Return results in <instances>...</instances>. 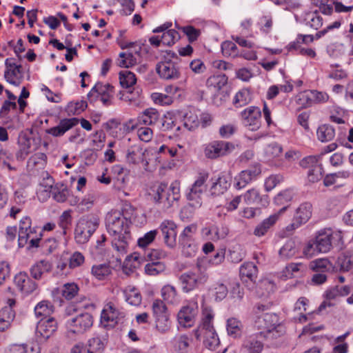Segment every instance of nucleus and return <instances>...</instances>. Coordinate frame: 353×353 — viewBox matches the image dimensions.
<instances>
[{
  "instance_id": "obj_1",
  "label": "nucleus",
  "mask_w": 353,
  "mask_h": 353,
  "mask_svg": "<svg viewBox=\"0 0 353 353\" xmlns=\"http://www.w3.org/2000/svg\"><path fill=\"white\" fill-rule=\"evenodd\" d=\"M130 218L127 217L123 212L112 210L105 216V227L108 232L114 236L112 247L120 255L128 252L129 242L131 239L130 233Z\"/></svg>"
},
{
  "instance_id": "obj_2",
  "label": "nucleus",
  "mask_w": 353,
  "mask_h": 353,
  "mask_svg": "<svg viewBox=\"0 0 353 353\" xmlns=\"http://www.w3.org/2000/svg\"><path fill=\"white\" fill-rule=\"evenodd\" d=\"M152 192L154 202L161 204L164 210H168L177 203L181 198L180 183L174 181L170 186L161 183L152 188Z\"/></svg>"
},
{
  "instance_id": "obj_3",
  "label": "nucleus",
  "mask_w": 353,
  "mask_h": 353,
  "mask_svg": "<svg viewBox=\"0 0 353 353\" xmlns=\"http://www.w3.org/2000/svg\"><path fill=\"white\" fill-rule=\"evenodd\" d=\"M99 217L94 214L81 216L77 221L74 229V240L77 244L88 243L99 226Z\"/></svg>"
},
{
  "instance_id": "obj_4",
  "label": "nucleus",
  "mask_w": 353,
  "mask_h": 353,
  "mask_svg": "<svg viewBox=\"0 0 353 353\" xmlns=\"http://www.w3.org/2000/svg\"><path fill=\"white\" fill-rule=\"evenodd\" d=\"M159 118L158 111L154 108H148L144 110L138 117L130 119L125 122L124 130L127 132L137 130V132H152L153 129L147 127L156 123Z\"/></svg>"
},
{
  "instance_id": "obj_5",
  "label": "nucleus",
  "mask_w": 353,
  "mask_h": 353,
  "mask_svg": "<svg viewBox=\"0 0 353 353\" xmlns=\"http://www.w3.org/2000/svg\"><path fill=\"white\" fill-rule=\"evenodd\" d=\"M208 178L207 173H200L194 183L187 190L185 196L189 201L190 208L197 209L201 206V196L205 189V182Z\"/></svg>"
},
{
  "instance_id": "obj_6",
  "label": "nucleus",
  "mask_w": 353,
  "mask_h": 353,
  "mask_svg": "<svg viewBox=\"0 0 353 353\" xmlns=\"http://www.w3.org/2000/svg\"><path fill=\"white\" fill-rule=\"evenodd\" d=\"M168 57L158 63L156 65V72L159 77L166 81H175L180 78L181 72L176 62L170 59L176 54L174 52L167 53Z\"/></svg>"
},
{
  "instance_id": "obj_7",
  "label": "nucleus",
  "mask_w": 353,
  "mask_h": 353,
  "mask_svg": "<svg viewBox=\"0 0 353 353\" xmlns=\"http://www.w3.org/2000/svg\"><path fill=\"white\" fill-rule=\"evenodd\" d=\"M93 325V317L88 312L81 313L72 316L65 322V327L69 332L81 334L90 329Z\"/></svg>"
},
{
  "instance_id": "obj_8",
  "label": "nucleus",
  "mask_w": 353,
  "mask_h": 353,
  "mask_svg": "<svg viewBox=\"0 0 353 353\" xmlns=\"http://www.w3.org/2000/svg\"><path fill=\"white\" fill-rule=\"evenodd\" d=\"M261 174V165L255 162L248 169L242 170L234 179V188L238 190L245 188L252 181H256Z\"/></svg>"
},
{
  "instance_id": "obj_9",
  "label": "nucleus",
  "mask_w": 353,
  "mask_h": 353,
  "mask_svg": "<svg viewBox=\"0 0 353 353\" xmlns=\"http://www.w3.org/2000/svg\"><path fill=\"white\" fill-rule=\"evenodd\" d=\"M34 134H19L18 145L19 150L16 153L15 159L17 161H23L28 154L37 150L39 143L40 139L36 138Z\"/></svg>"
},
{
  "instance_id": "obj_10",
  "label": "nucleus",
  "mask_w": 353,
  "mask_h": 353,
  "mask_svg": "<svg viewBox=\"0 0 353 353\" xmlns=\"http://www.w3.org/2000/svg\"><path fill=\"white\" fill-rule=\"evenodd\" d=\"M198 313L199 306L197 301L194 299L190 300L178 312V322L181 326L190 327L194 324Z\"/></svg>"
},
{
  "instance_id": "obj_11",
  "label": "nucleus",
  "mask_w": 353,
  "mask_h": 353,
  "mask_svg": "<svg viewBox=\"0 0 353 353\" xmlns=\"http://www.w3.org/2000/svg\"><path fill=\"white\" fill-rule=\"evenodd\" d=\"M312 214V205L309 202L301 203L296 209L295 215L292 221L289 224L286 229L288 231H292L305 224L311 218Z\"/></svg>"
},
{
  "instance_id": "obj_12",
  "label": "nucleus",
  "mask_w": 353,
  "mask_h": 353,
  "mask_svg": "<svg viewBox=\"0 0 353 353\" xmlns=\"http://www.w3.org/2000/svg\"><path fill=\"white\" fill-rule=\"evenodd\" d=\"M302 167L308 168L307 178L309 181L315 183L320 181L323 174V168L319 163L318 157L315 156H309L305 157L301 161Z\"/></svg>"
},
{
  "instance_id": "obj_13",
  "label": "nucleus",
  "mask_w": 353,
  "mask_h": 353,
  "mask_svg": "<svg viewBox=\"0 0 353 353\" xmlns=\"http://www.w3.org/2000/svg\"><path fill=\"white\" fill-rule=\"evenodd\" d=\"M158 232L161 233L163 243L169 248L176 245V225L170 220H164L158 228Z\"/></svg>"
},
{
  "instance_id": "obj_14",
  "label": "nucleus",
  "mask_w": 353,
  "mask_h": 353,
  "mask_svg": "<svg viewBox=\"0 0 353 353\" xmlns=\"http://www.w3.org/2000/svg\"><path fill=\"white\" fill-rule=\"evenodd\" d=\"M38 228L33 227L32 230L19 234L18 245L19 248L27 246L28 250H32L40 247L42 233L37 232Z\"/></svg>"
},
{
  "instance_id": "obj_15",
  "label": "nucleus",
  "mask_w": 353,
  "mask_h": 353,
  "mask_svg": "<svg viewBox=\"0 0 353 353\" xmlns=\"http://www.w3.org/2000/svg\"><path fill=\"white\" fill-rule=\"evenodd\" d=\"M114 94V87L110 84L97 83L88 94L90 101L99 99L105 105L110 104V98Z\"/></svg>"
},
{
  "instance_id": "obj_16",
  "label": "nucleus",
  "mask_w": 353,
  "mask_h": 353,
  "mask_svg": "<svg viewBox=\"0 0 353 353\" xmlns=\"http://www.w3.org/2000/svg\"><path fill=\"white\" fill-rule=\"evenodd\" d=\"M334 232L330 228H323L316 233L314 239L316 243V248L320 253H327L332 248V239Z\"/></svg>"
},
{
  "instance_id": "obj_17",
  "label": "nucleus",
  "mask_w": 353,
  "mask_h": 353,
  "mask_svg": "<svg viewBox=\"0 0 353 353\" xmlns=\"http://www.w3.org/2000/svg\"><path fill=\"white\" fill-rule=\"evenodd\" d=\"M261 112L256 106H250L241 112L244 125L249 127L250 131L257 130L261 124Z\"/></svg>"
},
{
  "instance_id": "obj_18",
  "label": "nucleus",
  "mask_w": 353,
  "mask_h": 353,
  "mask_svg": "<svg viewBox=\"0 0 353 353\" xmlns=\"http://www.w3.org/2000/svg\"><path fill=\"white\" fill-rule=\"evenodd\" d=\"M57 322L53 317L41 318L36 328L37 337L42 341L49 339L57 330Z\"/></svg>"
},
{
  "instance_id": "obj_19",
  "label": "nucleus",
  "mask_w": 353,
  "mask_h": 353,
  "mask_svg": "<svg viewBox=\"0 0 353 353\" xmlns=\"http://www.w3.org/2000/svg\"><path fill=\"white\" fill-rule=\"evenodd\" d=\"M258 268L253 262H245L239 268V276L243 283L250 289L254 287Z\"/></svg>"
},
{
  "instance_id": "obj_20",
  "label": "nucleus",
  "mask_w": 353,
  "mask_h": 353,
  "mask_svg": "<svg viewBox=\"0 0 353 353\" xmlns=\"http://www.w3.org/2000/svg\"><path fill=\"white\" fill-rule=\"evenodd\" d=\"M283 148L276 142L271 143L264 148V158L270 164L276 167H281L283 162L280 159Z\"/></svg>"
},
{
  "instance_id": "obj_21",
  "label": "nucleus",
  "mask_w": 353,
  "mask_h": 353,
  "mask_svg": "<svg viewBox=\"0 0 353 353\" xmlns=\"http://www.w3.org/2000/svg\"><path fill=\"white\" fill-rule=\"evenodd\" d=\"M234 150V145L226 141H215L205 149V154L208 158L214 159L223 156Z\"/></svg>"
},
{
  "instance_id": "obj_22",
  "label": "nucleus",
  "mask_w": 353,
  "mask_h": 353,
  "mask_svg": "<svg viewBox=\"0 0 353 353\" xmlns=\"http://www.w3.org/2000/svg\"><path fill=\"white\" fill-rule=\"evenodd\" d=\"M242 196L247 205H256L259 208H265L270 203L268 195L261 194L259 190L256 188L247 190Z\"/></svg>"
},
{
  "instance_id": "obj_23",
  "label": "nucleus",
  "mask_w": 353,
  "mask_h": 353,
  "mask_svg": "<svg viewBox=\"0 0 353 353\" xmlns=\"http://www.w3.org/2000/svg\"><path fill=\"white\" fill-rule=\"evenodd\" d=\"M287 210V206L282 207L278 212L271 214L259 223L254 230V234L256 236H264L268 231L276 223L280 216Z\"/></svg>"
},
{
  "instance_id": "obj_24",
  "label": "nucleus",
  "mask_w": 353,
  "mask_h": 353,
  "mask_svg": "<svg viewBox=\"0 0 353 353\" xmlns=\"http://www.w3.org/2000/svg\"><path fill=\"white\" fill-rule=\"evenodd\" d=\"M47 163V157L43 152L35 153L32 155L27 161L26 169L30 175L39 174L43 170Z\"/></svg>"
},
{
  "instance_id": "obj_25",
  "label": "nucleus",
  "mask_w": 353,
  "mask_h": 353,
  "mask_svg": "<svg viewBox=\"0 0 353 353\" xmlns=\"http://www.w3.org/2000/svg\"><path fill=\"white\" fill-rule=\"evenodd\" d=\"M172 26L171 22H166L163 25L154 28L153 32H162L161 37L162 43L166 46H172L180 38V35L177 31L173 29H169Z\"/></svg>"
},
{
  "instance_id": "obj_26",
  "label": "nucleus",
  "mask_w": 353,
  "mask_h": 353,
  "mask_svg": "<svg viewBox=\"0 0 353 353\" xmlns=\"http://www.w3.org/2000/svg\"><path fill=\"white\" fill-rule=\"evenodd\" d=\"M212 180L211 193L213 195L218 196L223 194L230 188L232 177L229 174L221 173L217 177H214Z\"/></svg>"
},
{
  "instance_id": "obj_27",
  "label": "nucleus",
  "mask_w": 353,
  "mask_h": 353,
  "mask_svg": "<svg viewBox=\"0 0 353 353\" xmlns=\"http://www.w3.org/2000/svg\"><path fill=\"white\" fill-rule=\"evenodd\" d=\"M14 282L18 289L24 294H28L34 292L38 287L26 272H19L14 278Z\"/></svg>"
},
{
  "instance_id": "obj_28",
  "label": "nucleus",
  "mask_w": 353,
  "mask_h": 353,
  "mask_svg": "<svg viewBox=\"0 0 353 353\" xmlns=\"http://www.w3.org/2000/svg\"><path fill=\"white\" fill-rule=\"evenodd\" d=\"M52 264L48 260L41 259L35 262L30 268V276L35 280H41L46 274L52 271Z\"/></svg>"
},
{
  "instance_id": "obj_29",
  "label": "nucleus",
  "mask_w": 353,
  "mask_h": 353,
  "mask_svg": "<svg viewBox=\"0 0 353 353\" xmlns=\"http://www.w3.org/2000/svg\"><path fill=\"white\" fill-rule=\"evenodd\" d=\"M214 316V314L212 309L208 307H205L203 309L201 323L199 328L194 331L195 336L197 339H199L201 333L207 331L214 330L212 323Z\"/></svg>"
},
{
  "instance_id": "obj_30",
  "label": "nucleus",
  "mask_w": 353,
  "mask_h": 353,
  "mask_svg": "<svg viewBox=\"0 0 353 353\" xmlns=\"http://www.w3.org/2000/svg\"><path fill=\"white\" fill-rule=\"evenodd\" d=\"M256 324L259 328L270 331L278 325V316L273 313H265L257 317Z\"/></svg>"
},
{
  "instance_id": "obj_31",
  "label": "nucleus",
  "mask_w": 353,
  "mask_h": 353,
  "mask_svg": "<svg viewBox=\"0 0 353 353\" xmlns=\"http://www.w3.org/2000/svg\"><path fill=\"white\" fill-rule=\"evenodd\" d=\"M228 228L222 227L220 229L216 225H211L202 230V235L208 240L218 241L223 239L228 234Z\"/></svg>"
},
{
  "instance_id": "obj_32",
  "label": "nucleus",
  "mask_w": 353,
  "mask_h": 353,
  "mask_svg": "<svg viewBox=\"0 0 353 353\" xmlns=\"http://www.w3.org/2000/svg\"><path fill=\"white\" fill-rule=\"evenodd\" d=\"M188 271L196 281L199 288L204 285L208 282L209 274L206 268L201 263H197L194 268Z\"/></svg>"
},
{
  "instance_id": "obj_33",
  "label": "nucleus",
  "mask_w": 353,
  "mask_h": 353,
  "mask_svg": "<svg viewBox=\"0 0 353 353\" xmlns=\"http://www.w3.org/2000/svg\"><path fill=\"white\" fill-rule=\"evenodd\" d=\"M161 125L163 131L182 130V121H178L174 114L167 112L161 119Z\"/></svg>"
},
{
  "instance_id": "obj_34",
  "label": "nucleus",
  "mask_w": 353,
  "mask_h": 353,
  "mask_svg": "<svg viewBox=\"0 0 353 353\" xmlns=\"http://www.w3.org/2000/svg\"><path fill=\"white\" fill-rule=\"evenodd\" d=\"M263 348L262 342L257 339L256 335L248 336L243 343V351L245 353H261Z\"/></svg>"
},
{
  "instance_id": "obj_35",
  "label": "nucleus",
  "mask_w": 353,
  "mask_h": 353,
  "mask_svg": "<svg viewBox=\"0 0 353 353\" xmlns=\"http://www.w3.org/2000/svg\"><path fill=\"white\" fill-rule=\"evenodd\" d=\"M190 341L185 334L176 336L172 341L174 351L176 353H188Z\"/></svg>"
},
{
  "instance_id": "obj_36",
  "label": "nucleus",
  "mask_w": 353,
  "mask_h": 353,
  "mask_svg": "<svg viewBox=\"0 0 353 353\" xmlns=\"http://www.w3.org/2000/svg\"><path fill=\"white\" fill-rule=\"evenodd\" d=\"M125 301L131 305L139 306L142 301L139 290L135 287L128 285L123 291Z\"/></svg>"
},
{
  "instance_id": "obj_37",
  "label": "nucleus",
  "mask_w": 353,
  "mask_h": 353,
  "mask_svg": "<svg viewBox=\"0 0 353 353\" xmlns=\"http://www.w3.org/2000/svg\"><path fill=\"white\" fill-rule=\"evenodd\" d=\"M228 83V77L225 74L219 73L210 77L207 80L208 87H212L215 92L225 91V86Z\"/></svg>"
},
{
  "instance_id": "obj_38",
  "label": "nucleus",
  "mask_w": 353,
  "mask_h": 353,
  "mask_svg": "<svg viewBox=\"0 0 353 353\" xmlns=\"http://www.w3.org/2000/svg\"><path fill=\"white\" fill-rule=\"evenodd\" d=\"M15 316L11 307H4L0 310V332H4L10 326Z\"/></svg>"
},
{
  "instance_id": "obj_39",
  "label": "nucleus",
  "mask_w": 353,
  "mask_h": 353,
  "mask_svg": "<svg viewBox=\"0 0 353 353\" xmlns=\"http://www.w3.org/2000/svg\"><path fill=\"white\" fill-rule=\"evenodd\" d=\"M222 117L225 121L220 127L219 132H234L237 130L235 115L226 112L223 113Z\"/></svg>"
},
{
  "instance_id": "obj_40",
  "label": "nucleus",
  "mask_w": 353,
  "mask_h": 353,
  "mask_svg": "<svg viewBox=\"0 0 353 353\" xmlns=\"http://www.w3.org/2000/svg\"><path fill=\"white\" fill-rule=\"evenodd\" d=\"M243 325L242 323L236 318H230L227 321L226 329L228 334L234 339L241 336Z\"/></svg>"
},
{
  "instance_id": "obj_41",
  "label": "nucleus",
  "mask_w": 353,
  "mask_h": 353,
  "mask_svg": "<svg viewBox=\"0 0 353 353\" xmlns=\"http://www.w3.org/2000/svg\"><path fill=\"white\" fill-rule=\"evenodd\" d=\"M179 280L181 285L182 290L184 292L188 293L199 288V286L197 285L193 277L191 276L189 271L181 274L179 278Z\"/></svg>"
},
{
  "instance_id": "obj_42",
  "label": "nucleus",
  "mask_w": 353,
  "mask_h": 353,
  "mask_svg": "<svg viewBox=\"0 0 353 353\" xmlns=\"http://www.w3.org/2000/svg\"><path fill=\"white\" fill-rule=\"evenodd\" d=\"M203 335V345L204 346L210 350H214L220 344L219 338L214 330L207 331L201 333Z\"/></svg>"
},
{
  "instance_id": "obj_43",
  "label": "nucleus",
  "mask_w": 353,
  "mask_h": 353,
  "mask_svg": "<svg viewBox=\"0 0 353 353\" xmlns=\"http://www.w3.org/2000/svg\"><path fill=\"white\" fill-rule=\"evenodd\" d=\"M92 274L98 280H104L112 273V268L108 263L94 265L91 269Z\"/></svg>"
},
{
  "instance_id": "obj_44",
  "label": "nucleus",
  "mask_w": 353,
  "mask_h": 353,
  "mask_svg": "<svg viewBox=\"0 0 353 353\" xmlns=\"http://www.w3.org/2000/svg\"><path fill=\"white\" fill-rule=\"evenodd\" d=\"M298 252V247L296 242L292 239L288 240L279 250V254L283 259H290Z\"/></svg>"
},
{
  "instance_id": "obj_45",
  "label": "nucleus",
  "mask_w": 353,
  "mask_h": 353,
  "mask_svg": "<svg viewBox=\"0 0 353 353\" xmlns=\"http://www.w3.org/2000/svg\"><path fill=\"white\" fill-rule=\"evenodd\" d=\"M53 309L54 307L51 303L46 301H42L35 306L34 313L37 317L48 319L53 312Z\"/></svg>"
},
{
  "instance_id": "obj_46",
  "label": "nucleus",
  "mask_w": 353,
  "mask_h": 353,
  "mask_svg": "<svg viewBox=\"0 0 353 353\" xmlns=\"http://www.w3.org/2000/svg\"><path fill=\"white\" fill-rule=\"evenodd\" d=\"M119 312L112 305H107L102 310L101 319V321L112 323H117Z\"/></svg>"
},
{
  "instance_id": "obj_47",
  "label": "nucleus",
  "mask_w": 353,
  "mask_h": 353,
  "mask_svg": "<svg viewBox=\"0 0 353 353\" xmlns=\"http://www.w3.org/2000/svg\"><path fill=\"white\" fill-rule=\"evenodd\" d=\"M161 296L168 303L176 304L179 302L176 290L172 285L163 286L161 289Z\"/></svg>"
},
{
  "instance_id": "obj_48",
  "label": "nucleus",
  "mask_w": 353,
  "mask_h": 353,
  "mask_svg": "<svg viewBox=\"0 0 353 353\" xmlns=\"http://www.w3.org/2000/svg\"><path fill=\"white\" fill-rule=\"evenodd\" d=\"M252 101L250 92L248 89H242L235 94L233 104L239 108L248 104Z\"/></svg>"
},
{
  "instance_id": "obj_49",
  "label": "nucleus",
  "mask_w": 353,
  "mask_h": 353,
  "mask_svg": "<svg viewBox=\"0 0 353 353\" xmlns=\"http://www.w3.org/2000/svg\"><path fill=\"white\" fill-rule=\"evenodd\" d=\"M105 345L99 336L90 339L87 343V353H103Z\"/></svg>"
},
{
  "instance_id": "obj_50",
  "label": "nucleus",
  "mask_w": 353,
  "mask_h": 353,
  "mask_svg": "<svg viewBox=\"0 0 353 353\" xmlns=\"http://www.w3.org/2000/svg\"><path fill=\"white\" fill-rule=\"evenodd\" d=\"M55 201L63 203L66 201L69 196L70 191L63 184H57L51 192Z\"/></svg>"
},
{
  "instance_id": "obj_51",
  "label": "nucleus",
  "mask_w": 353,
  "mask_h": 353,
  "mask_svg": "<svg viewBox=\"0 0 353 353\" xmlns=\"http://www.w3.org/2000/svg\"><path fill=\"white\" fill-rule=\"evenodd\" d=\"M311 268L315 272L326 273L332 270V264L326 258L319 259L312 262Z\"/></svg>"
},
{
  "instance_id": "obj_52",
  "label": "nucleus",
  "mask_w": 353,
  "mask_h": 353,
  "mask_svg": "<svg viewBox=\"0 0 353 353\" xmlns=\"http://www.w3.org/2000/svg\"><path fill=\"white\" fill-rule=\"evenodd\" d=\"M305 269V266L302 263H290L287 265L281 272V277L287 279L295 276V274L299 271Z\"/></svg>"
},
{
  "instance_id": "obj_53",
  "label": "nucleus",
  "mask_w": 353,
  "mask_h": 353,
  "mask_svg": "<svg viewBox=\"0 0 353 353\" xmlns=\"http://www.w3.org/2000/svg\"><path fill=\"white\" fill-rule=\"evenodd\" d=\"M200 125L199 117L197 114L192 112L187 114L185 117L182 125L188 131H192L196 130Z\"/></svg>"
},
{
  "instance_id": "obj_54",
  "label": "nucleus",
  "mask_w": 353,
  "mask_h": 353,
  "mask_svg": "<svg viewBox=\"0 0 353 353\" xmlns=\"http://www.w3.org/2000/svg\"><path fill=\"white\" fill-rule=\"evenodd\" d=\"M144 153L139 147H132L128 150L126 160L130 163H139L143 161Z\"/></svg>"
},
{
  "instance_id": "obj_55",
  "label": "nucleus",
  "mask_w": 353,
  "mask_h": 353,
  "mask_svg": "<svg viewBox=\"0 0 353 353\" xmlns=\"http://www.w3.org/2000/svg\"><path fill=\"white\" fill-rule=\"evenodd\" d=\"M119 81L120 84L123 88H130L136 83L137 79L133 72L130 71H123L119 73Z\"/></svg>"
},
{
  "instance_id": "obj_56",
  "label": "nucleus",
  "mask_w": 353,
  "mask_h": 353,
  "mask_svg": "<svg viewBox=\"0 0 353 353\" xmlns=\"http://www.w3.org/2000/svg\"><path fill=\"white\" fill-rule=\"evenodd\" d=\"M79 288L75 283H65L61 289V294L67 300H71L74 298L78 292Z\"/></svg>"
},
{
  "instance_id": "obj_57",
  "label": "nucleus",
  "mask_w": 353,
  "mask_h": 353,
  "mask_svg": "<svg viewBox=\"0 0 353 353\" xmlns=\"http://www.w3.org/2000/svg\"><path fill=\"white\" fill-rule=\"evenodd\" d=\"M158 234V230H153L146 232L137 240L138 246L142 248H146L154 241Z\"/></svg>"
},
{
  "instance_id": "obj_58",
  "label": "nucleus",
  "mask_w": 353,
  "mask_h": 353,
  "mask_svg": "<svg viewBox=\"0 0 353 353\" xmlns=\"http://www.w3.org/2000/svg\"><path fill=\"white\" fill-rule=\"evenodd\" d=\"M118 65L121 68H130L137 63V59L132 53L121 52Z\"/></svg>"
},
{
  "instance_id": "obj_59",
  "label": "nucleus",
  "mask_w": 353,
  "mask_h": 353,
  "mask_svg": "<svg viewBox=\"0 0 353 353\" xmlns=\"http://www.w3.org/2000/svg\"><path fill=\"white\" fill-rule=\"evenodd\" d=\"M145 274L151 276H156L165 270L164 263L161 262H151L145 265Z\"/></svg>"
},
{
  "instance_id": "obj_60",
  "label": "nucleus",
  "mask_w": 353,
  "mask_h": 353,
  "mask_svg": "<svg viewBox=\"0 0 353 353\" xmlns=\"http://www.w3.org/2000/svg\"><path fill=\"white\" fill-rule=\"evenodd\" d=\"M221 50L225 56L235 57L239 54L235 43L230 41L223 42L221 44Z\"/></svg>"
},
{
  "instance_id": "obj_61",
  "label": "nucleus",
  "mask_w": 353,
  "mask_h": 353,
  "mask_svg": "<svg viewBox=\"0 0 353 353\" xmlns=\"http://www.w3.org/2000/svg\"><path fill=\"white\" fill-rule=\"evenodd\" d=\"M292 199V192L290 190H285L278 194L274 199V202L276 205H282L283 207L289 206V203Z\"/></svg>"
},
{
  "instance_id": "obj_62",
  "label": "nucleus",
  "mask_w": 353,
  "mask_h": 353,
  "mask_svg": "<svg viewBox=\"0 0 353 353\" xmlns=\"http://www.w3.org/2000/svg\"><path fill=\"white\" fill-rule=\"evenodd\" d=\"M21 66L20 65H15L14 68L7 69L5 71L4 77L8 83L15 86L19 85L20 81L15 80L14 78L21 72Z\"/></svg>"
},
{
  "instance_id": "obj_63",
  "label": "nucleus",
  "mask_w": 353,
  "mask_h": 353,
  "mask_svg": "<svg viewBox=\"0 0 353 353\" xmlns=\"http://www.w3.org/2000/svg\"><path fill=\"white\" fill-rule=\"evenodd\" d=\"M59 245L58 241L54 238H48L43 241L40 242V247L42 248L43 252L46 254H51L57 250Z\"/></svg>"
},
{
  "instance_id": "obj_64",
  "label": "nucleus",
  "mask_w": 353,
  "mask_h": 353,
  "mask_svg": "<svg viewBox=\"0 0 353 353\" xmlns=\"http://www.w3.org/2000/svg\"><path fill=\"white\" fill-rule=\"evenodd\" d=\"M152 311L155 319L161 318V316H168L165 305L159 299H157L153 302Z\"/></svg>"
}]
</instances>
